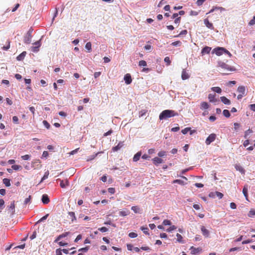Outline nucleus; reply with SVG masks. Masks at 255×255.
Listing matches in <instances>:
<instances>
[{
  "label": "nucleus",
  "mask_w": 255,
  "mask_h": 255,
  "mask_svg": "<svg viewBox=\"0 0 255 255\" xmlns=\"http://www.w3.org/2000/svg\"><path fill=\"white\" fill-rule=\"evenodd\" d=\"M177 115L178 113H176L174 111L165 110L160 114L159 119L160 120H163Z\"/></svg>",
  "instance_id": "f257e3e1"
},
{
  "label": "nucleus",
  "mask_w": 255,
  "mask_h": 255,
  "mask_svg": "<svg viewBox=\"0 0 255 255\" xmlns=\"http://www.w3.org/2000/svg\"><path fill=\"white\" fill-rule=\"evenodd\" d=\"M216 137V135L215 133H211L210 134L208 137L206 138L205 143L207 145H209L213 142Z\"/></svg>",
  "instance_id": "f03ea898"
},
{
  "label": "nucleus",
  "mask_w": 255,
  "mask_h": 255,
  "mask_svg": "<svg viewBox=\"0 0 255 255\" xmlns=\"http://www.w3.org/2000/svg\"><path fill=\"white\" fill-rule=\"evenodd\" d=\"M33 44L35 45L34 46L31 47V51L33 52L36 53L39 50V47L41 46V41L40 40L36 41L33 43Z\"/></svg>",
  "instance_id": "7ed1b4c3"
},
{
  "label": "nucleus",
  "mask_w": 255,
  "mask_h": 255,
  "mask_svg": "<svg viewBox=\"0 0 255 255\" xmlns=\"http://www.w3.org/2000/svg\"><path fill=\"white\" fill-rule=\"evenodd\" d=\"M225 50V48L224 47H218L213 50L212 53H215L217 55L220 56L224 53V51Z\"/></svg>",
  "instance_id": "20e7f679"
},
{
  "label": "nucleus",
  "mask_w": 255,
  "mask_h": 255,
  "mask_svg": "<svg viewBox=\"0 0 255 255\" xmlns=\"http://www.w3.org/2000/svg\"><path fill=\"white\" fill-rule=\"evenodd\" d=\"M218 65L223 69H227L229 71H234V69L230 67L228 65L222 62H219Z\"/></svg>",
  "instance_id": "39448f33"
},
{
  "label": "nucleus",
  "mask_w": 255,
  "mask_h": 255,
  "mask_svg": "<svg viewBox=\"0 0 255 255\" xmlns=\"http://www.w3.org/2000/svg\"><path fill=\"white\" fill-rule=\"evenodd\" d=\"M124 80L127 85L130 84L132 82L130 75L129 74H127L125 75L124 76Z\"/></svg>",
  "instance_id": "423d86ee"
},
{
  "label": "nucleus",
  "mask_w": 255,
  "mask_h": 255,
  "mask_svg": "<svg viewBox=\"0 0 255 255\" xmlns=\"http://www.w3.org/2000/svg\"><path fill=\"white\" fill-rule=\"evenodd\" d=\"M32 36L28 35L26 34H25L23 37V41L25 44H29L31 42V38Z\"/></svg>",
  "instance_id": "0eeeda50"
},
{
  "label": "nucleus",
  "mask_w": 255,
  "mask_h": 255,
  "mask_svg": "<svg viewBox=\"0 0 255 255\" xmlns=\"http://www.w3.org/2000/svg\"><path fill=\"white\" fill-rule=\"evenodd\" d=\"M124 145V141H120L117 146L113 147L112 150L113 151H117L120 150Z\"/></svg>",
  "instance_id": "6e6552de"
},
{
  "label": "nucleus",
  "mask_w": 255,
  "mask_h": 255,
  "mask_svg": "<svg viewBox=\"0 0 255 255\" xmlns=\"http://www.w3.org/2000/svg\"><path fill=\"white\" fill-rule=\"evenodd\" d=\"M41 201L44 204H47L50 201L49 198L47 194H43L42 196Z\"/></svg>",
  "instance_id": "1a4fd4ad"
},
{
  "label": "nucleus",
  "mask_w": 255,
  "mask_h": 255,
  "mask_svg": "<svg viewBox=\"0 0 255 255\" xmlns=\"http://www.w3.org/2000/svg\"><path fill=\"white\" fill-rule=\"evenodd\" d=\"M237 91L241 94L246 95V87L244 86H240L238 87Z\"/></svg>",
  "instance_id": "9d476101"
},
{
  "label": "nucleus",
  "mask_w": 255,
  "mask_h": 255,
  "mask_svg": "<svg viewBox=\"0 0 255 255\" xmlns=\"http://www.w3.org/2000/svg\"><path fill=\"white\" fill-rule=\"evenodd\" d=\"M201 230L202 234L205 237H208L209 236L210 232L207 229H206L205 228V227L202 226L201 228Z\"/></svg>",
  "instance_id": "9b49d317"
},
{
  "label": "nucleus",
  "mask_w": 255,
  "mask_h": 255,
  "mask_svg": "<svg viewBox=\"0 0 255 255\" xmlns=\"http://www.w3.org/2000/svg\"><path fill=\"white\" fill-rule=\"evenodd\" d=\"M211 47L208 46H205L204 47L201 51V54L202 55L205 54H209L211 50Z\"/></svg>",
  "instance_id": "f8f14e48"
},
{
  "label": "nucleus",
  "mask_w": 255,
  "mask_h": 255,
  "mask_svg": "<svg viewBox=\"0 0 255 255\" xmlns=\"http://www.w3.org/2000/svg\"><path fill=\"white\" fill-rule=\"evenodd\" d=\"M130 214V211L128 209H124L123 210L119 212V215L121 216H126Z\"/></svg>",
  "instance_id": "ddd939ff"
},
{
  "label": "nucleus",
  "mask_w": 255,
  "mask_h": 255,
  "mask_svg": "<svg viewBox=\"0 0 255 255\" xmlns=\"http://www.w3.org/2000/svg\"><path fill=\"white\" fill-rule=\"evenodd\" d=\"M192 254H196L200 253L202 249L200 248H195L193 246L191 247L190 249Z\"/></svg>",
  "instance_id": "4468645a"
},
{
  "label": "nucleus",
  "mask_w": 255,
  "mask_h": 255,
  "mask_svg": "<svg viewBox=\"0 0 255 255\" xmlns=\"http://www.w3.org/2000/svg\"><path fill=\"white\" fill-rule=\"evenodd\" d=\"M208 99L210 102L216 103L218 101V100L215 98V94H210L208 95Z\"/></svg>",
  "instance_id": "2eb2a0df"
},
{
  "label": "nucleus",
  "mask_w": 255,
  "mask_h": 255,
  "mask_svg": "<svg viewBox=\"0 0 255 255\" xmlns=\"http://www.w3.org/2000/svg\"><path fill=\"white\" fill-rule=\"evenodd\" d=\"M131 209L135 213H138V214H141L142 213V210L137 206H132L131 208Z\"/></svg>",
  "instance_id": "dca6fc26"
},
{
  "label": "nucleus",
  "mask_w": 255,
  "mask_h": 255,
  "mask_svg": "<svg viewBox=\"0 0 255 255\" xmlns=\"http://www.w3.org/2000/svg\"><path fill=\"white\" fill-rule=\"evenodd\" d=\"M204 24L209 28L211 29H214L213 25L212 23L210 22L208 19H205L204 20Z\"/></svg>",
  "instance_id": "f3484780"
},
{
  "label": "nucleus",
  "mask_w": 255,
  "mask_h": 255,
  "mask_svg": "<svg viewBox=\"0 0 255 255\" xmlns=\"http://www.w3.org/2000/svg\"><path fill=\"white\" fill-rule=\"evenodd\" d=\"M181 78H182V79L183 80L188 79L189 78V74L186 72V71L185 69H183L182 70V74H181Z\"/></svg>",
  "instance_id": "a211bd4d"
},
{
  "label": "nucleus",
  "mask_w": 255,
  "mask_h": 255,
  "mask_svg": "<svg viewBox=\"0 0 255 255\" xmlns=\"http://www.w3.org/2000/svg\"><path fill=\"white\" fill-rule=\"evenodd\" d=\"M68 216L70 217V218L71 219L72 222H74L77 220V218L75 216V213L73 212H69Z\"/></svg>",
  "instance_id": "6ab92c4d"
},
{
  "label": "nucleus",
  "mask_w": 255,
  "mask_h": 255,
  "mask_svg": "<svg viewBox=\"0 0 255 255\" xmlns=\"http://www.w3.org/2000/svg\"><path fill=\"white\" fill-rule=\"evenodd\" d=\"M8 210L11 212L12 214H13L15 211V205L14 201L11 202L9 206H8Z\"/></svg>",
  "instance_id": "aec40b11"
},
{
  "label": "nucleus",
  "mask_w": 255,
  "mask_h": 255,
  "mask_svg": "<svg viewBox=\"0 0 255 255\" xmlns=\"http://www.w3.org/2000/svg\"><path fill=\"white\" fill-rule=\"evenodd\" d=\"M152 161L153 163L156 165L163 162V160L157 157L153 158Z\"/></svg>",
  "instance_id": "412c9836"
},
{
  "label": "nucleus",
  "mask_w": 255,
  "mask_h": 255,
  "mask_svg": "<svg viewBox=\"0 0 255 255\" xmlns=\"http://www.w3.org/2000/svg\"><path fill=\"white\" fill-rule=\"evenodd\" d=\"M221 101L222 102H223L224 104L226 105H230L231 104V101L228 99H227L226 97L223 96L220 98Z\"/></svg>",
  "instance_id": "4be33fe9"
},
{
  "label": "nucleus",
  "mask_w": 255,
  "mask_h": 255,
  "mask_svg": "<svg viewBox=\"0 0 255 255\" xmlns=\"http://www.w3.org/2000/svg\"><path fill=\"white\" fill-rule=\"evenodd\" d=\"M235 168L237 170L240 171L242 174H245V169L240 164H236Z\"/></svg>",
  "instance_id": "5701e85b"
},
{
  "label": "nucleus",
  "mask_w": 255,
  "mask_h": 255,
  "mask_svg": "<svg viewBox=\"0 0 255 255\" xmlns=\"http://www.w3.org/2000/svg\"><path fill=\"white\" fill-rule=\"evenodd\" d=\"M248 185H245L243 189V193L244 194V195L246 197V200H248Z\"/></svg>",
  "instance_id": "b1692460"
},
{
  "label": "nucleus",
  "mask_w": 255,
  "mask_h": 255,
  "mask_svg": "<svg viewBox=\"0 0 255 255\" xmlns=\"http://www.w3.org/2000/svg\"><path fill=\"white\" fill-rule=\"evenodd\" d=\"M26 54V51L22 52L21 54H20L16 57L17 60H18V61H21V60H22L24 58Z\"/></svg>",
  "instance_id": "393cba45"
},
{
  "label": "nucleus",
  "mask_w": 255,
  "mask_h": 255,
  "mask_svg": "<svg viewBox=\"0 0 255 255\" xmlns=\"http://www.w3.org/2000/svg\"><path fill=\"white\" fill-rule=\"evenodd\" d=\"M141 152H137L133 156V161L134 162H136L137 161L139 158H140V157L141 156Z\"/></svg>",
  "instance_id": "a878e982"
},
{
  "label": "nucleus",
  "mask_w": 255,
  "mask_h": 255,
  "mask_svg": "<svg viewBox=\"0 0 255 255\" xmlns=\"http://www.w3.org/2000/svg\"><path fill=\"white\" fill-rule=\"evenodd\" d=\"M209 105L208 103L203 102L201 104L200 109L202 110H205L208 109Z\"/></svg>",
  "instance_id": "bb28decb"
},
{
  "label": "nucleus",
  "mask_w": 255,
  "mask_h": 255,
  "mask_svg": "<svg viewBox=\"0 0 255 255\" xmlns=\"http://www.w3.org/2000/svg\"><path fill=\"white\" fill-rule=\"evenodd\" d=\"M3 183L6 187H9L11 185L10 179L8 178H4L3 179Z\"/></svg>",
  "instance_id": "cd10ccee"
},
{
  "label": "nucleus",
  "mask_w": 255,
  "mask_h": 255,
  "mask_svg": "<svg viewBox=\"0 0 255 255\" xmlns=\"http://www.w3.org/2000/svg\"><path fill=\"white\" fill-rule=\"evenodd\" d=\"M211 90H212V91H213L216 93H219V94H220L222 92L221 89L219 87H212L211 88Z\"/></svg>",
  "instance_id": "c85d7f7f"
},
{
  "label": "nucleus",
  "mask_w": 255,
  "mask_h": 255,
  "mask_svg": "<svg viewBox=\"0 0 255 255\" xmlns=\"http://www.w3.org/2000/svg\"><path fill=\"white\" fill-rule=\"evenodd\" d=\"M101 152H99L95 154H93V155L89 156L88 157V158L87 159V161H91L92 160L94 159Z\"/></svg>",
  "instance_id": "c756f323"
},
{
  "label": "nucleus",
  "mask_w": 255,
  "mask_h": 255,
  "mask_svg": "<svg viewBox=\"0 0 255 255\" xmlns=\"http://www.w3.org/2000/svg\"><path fill=\"white\" fill-rule=\"evenodd\" d=\"M69 184V182L66 180L65 182L63 180H61L60 185L62 188H65Z\"/></svg>",
  "instance_id": "7c9ffc66"
},
{
  "label": "nucleus",
  "mask_w": 255,
  "mask_h": 255,
  "mask_svg": "<svg viewBox=\"0 0 255 255\" xmlns=\"http://www.w3.org/2000/svg\"><path fill=\"white\" fill-rule=\"evenodd\" d=\"M49 174V171L47 170V171H46L45 172L44 175L43 176V177L42 178L39 183L42 182L44 180L48 178Z\"/></svg>",
  "instance_id": "2f4dec72"
},
{
  "label": "nucleus",
  "mask_w": 255,
  "mask_h": 255,
  "mask_svg": "<svg viewBox=\"0 0 255 255\" xmlns=\"http://www.w3.org/2000/svg\"><path fill=\"white\" fill-rule=\"evenodd\" d=\"M176 237L177 238V242H178L180 243H184L182 240V237L180 234L177 233L176 234Z\"/></svg>",
  "instance_id": "473e14b6"
},
{
  "label": "nucleus",
  "mask_w": 255,
  "mask_h": 255,
  "mask_svg": "<svg viewBox=\"0 0 255 255\" xmlns=\"http://www.w3.org/2000/svg\"><path fill=\"white\" fill-rule=\"evenodd\" d=\"M223 114L224 116L226 118H229L231 116L230 113L228 110H224L223 111Z\"/></svg>",
  "instance_id": "72a5a7b5"
},
{
  "label": "nucleus",
  "mask_w": 255,
  "mask_h": 255,
  "mask_svg": "<svg viewBox=\"0 0 255 255\" xmlns=\"http://www.w3.org/2000/svg\"><path fill=\"white\" fill-rule=\"evenodd\" d=\"M141 230L143 231V232L146 235H149L148 233V229L147 227H144L143 226L140 227Z\"/></svg>",
  "instance_id": "f704fd0d"
},
{
  "label": "nucleus",
  "mask_w": 255,
  "mask_h": 255,
  "mask_svg": "<svg viewBox=\"0 0 255 255\" xmlns=\"http://www.w3.org/2000/svg\"><path fill=\"white\" fill-rule=\"evenodd\" d=\"M89 249V247H86L85 248H82L78 250V252L81 253H86Z\"/></svg>",
  "instance_id": "c9c22d12"
},
{
  "label": "nucleus",
  "mask_w": 255,
  "mask_h": 255,
  "mask_svg": "<svg viewBox=\"0 0 255 255\" xmlns=\"http://www.w3.org/2000/svg\"><path fill=\"white\" fill-rule=\"evenodd\" d=\"M85 48L88 50L89 52L91 51L92 45L91 42H89L86 44Z\"/></svg>",
  "instance_id": "e433bc0d"
},
{
  "label": "nucleus",
  "mask_w": 255,
  "mask_h": 255,
  "mask_svg": "<svg viewBox=\"0 0 255 255\" xmlns=\"http://www.w3.org/2000/svg\"><path fill=\"white\" fill-rule=\"evenodd\" d=\"M173 183H178L180 185H184V181L180 179H176L173 181Z\"/></svg>",
  "instance_id": "4c0bfd02"
},
{
  "label": "nucleus",
  "mask_w": 255,
  "mask_h": 255,
  "mask_svg": "<svg viewBox=\"0 0 255 255\" xmlns=\"http://www.w3.org/2000/svg\"><path fill=\"white\" fill-rule=\"evenodd\" d=\"M253 132V130L252 129H249L245 131L244 137L245 138H248L249 135Z\"/></svg>",
  "instance_id": "58836bf2"
},
{
  "label": "nucleus",
  "mask_w": 255,
  "mask_h": 255,
  "mask_svg": "<svg viewBox=\"0 0 255 255\" xmlns=\"http://www.w3.org/2000/svg\"><path fill=\"white\" fill-rule=\"evenodd\" d=\"M11 168L14 170H18L20 169H21L22 167L19 165H12Z\"/></svg>",
  "instance_id": "ea45409f"
},
{
  "label": "nucleus",
  "mask_w": 255,
  "mask_h": 255,
  "mask_svg": "<svg viewBox=\"0 0 255 255\" xmlns=\"http://www.w3.org/2000/svg\"><path fill=\"white\" fill-rule=\"evenodd\" d=\"M215 194H216V197H217L219 199H221L223 197V194L221 192L216 191L215 192Z\"/></svg>",
  "instance_id": "a19ab883"
},
{
  "label": "nucleus",
  "mask_w": 255,
  "mask_h": 255,
  "mask_svg": "<svg viewBox=\"0 0 255 255\" xmlns=\"http://www.w3.org/2000/svg\"><path fill=\"white\" fill-rule=\"evenodd\" d=\"M176 228H177V227L173 225V226H170L168 229H167L166 230V231L168 232H171L172 231L176 229Z\"/></svg>",
  "instance_id": "79ce46f5"
},
{
  "label": "nucleus",
  "mask_w": 255,
  "mask_h": 255,
  "mask_svg": "<svg viewBox=\"0 0 255 255\" xmlns=\"http://www.w3.org/2000/svg\"><path fill=\"white\" fill-rule=\"evenodd\" d=\"M19 120L17 117L14 116L12 117V122L15 124H19Z\"/></svg>",
  "instance_id": "37998d69"
},
{
  "label": "nucleus",
  "mask_w": 255,
  "mask_h": 255,
  "mask_svg": "<svg viewBox=\"0 0 255 255\" xmlns=\"http://www.w3.org/2000/svg\"><path fill=\"white\" fill-rule=\"evenodd\" d=\"M21 158L24 160H28L30 158V155L28 154H26L23 156H21Z\"/></svg>",
  "instance_id": "c03bdc74"
},
{
  "label": "nucleus",
  "mask_w": 255,
  "mask_h": 255,
  "mask_svg": "<svg viewBox=\"0 0 255 255\" xmlns=\"http://www.w3.org/2000/svg\"><path fill=\"white\" fill-rule=\"evenodd\" d=\"M48 216H49L48 214L45 215L43 217H42L39 220H38V221L37 222V223L43 222L47 218Z\"/></svg>",
  "instance_id": "a18cd8bd"
},
{
  "label": "nucleus",
  "mask_w": 255,
  "mask_h": 255,
  "mask_svg": "<svg viewBox=\"0 0 255 255\" xmlns=\"http://www.w3.org/2000/svg\"><path fill=\"white\" fill-rule=\"evenodd\" d=\"M138 65L140 67L141 66H146L147 65L146 62L144 60H140L139 62Z\"/></svg>",
  "instance_id": "49530a36"
},
{
  "label": "nucleus",
  "mask_w": 255,
  "mask_h": 255,
  "mask_svg": "<svg viewBox=\"0 0 255 255\" xmlns=\"http://www.w3.org/2000/svg\"><path fill=\"white\" fill-rule=\"evenodd\" d=\"M181 44V42L180 41H175L171 43V45L174 46H180Z\"/></svg>",
  "instance_id": "de8ad7c7"
},
{
  "label": "nucleus",
  "mask_w": 255,
  "mask_h": 255,
  "mask_svg": "<svg viewBox=\"0 0 255 255\" xmlns=\"http://www.w3.org/2000/svg\"><path fill=\"white\" fill-rule=\"evenodd\" d=\"M255 215V211L254 210H251L249 211V213L248 214V216L250 217H253Z\"/></svg>",
  "instance_id": "09e8293b"
},
{
  "label": "nucleus",
  "mask_w": 255,
  "mask_h": 255,
  "mask_svg": "<svg viewBox=\"0 0 255 255\" xmlns=\"http://www.w3.org/2000/svg\"><path fill=\"white\" fill-rule=\"evenodd\" d=\"M146 113V110H141L139 113V117H141L144 116Z\"/></svg>",
  "instance_id": "8fccbe9b"
},
{
  "label": "nucleus",
  "mask_w": 255,
  "mask_h": 255,
  "mask_svg": "<svg viewBox=\"0 0 255 255\" xmlns=\"http://www.w3.org/2000/svg\"><path fill=\"white\" fill-rule=\"evenodd\" d=\"M43 125L45 126V127L46 128H47V129H49L50 128V125L46 121L44 120L43 121Z\"/></svg>",
  "instance_id": "3c124183"
},
{
  "label": "nucleus",
  "mask_w": 255,
  "mask_h": 255,
  "mask_svg": "<svg viewBox=\"0 0 255 255\" xmlns=\"http://www.w3.org/2000/svg\"><path fill=\"white\" fill-rule=\"evenodd\" d=\"M128 236L131 238H134L137 236V234L134 232H131L128 234Z\"/></svg>",
  "instance_id": "603ef678"
},
{
  "label": "nucleus",
  "mask_w": 255,
  "mask_h": 255,
  "mask_svg": "<svg viewBox=\"0 0 255 255\" xmlns=\"http://www.w3.org/2000/svg\"><path fill=\"white\" fill-rule=\"evenodd\" d=\"M163 224L165 226L167 225H171V222L170 220H164L163 222Z\"/></svg>",
  "instance_id": "864d4df0"
},
{
  "label": "nucleus",
  "mask_w": 255,
  "mask_h": 255,
  "mask_svg": "<svg viewBox=\"0 0 255 255\" xmlns=\"http://www.w3.org/2000/svg\"><path fill=\"white\" fill-rule=\"evenodd\" d=\"M158 155L159 157H163L166 155V152L165 151H160L158 153Z\"/></svg>",
  "instance_id": "5fc2aeb1"
},
{
  "label": "nucleus",
  "mask_w": 255,
  "mask_h": 255,
  "mask_svg": "<svg viewBox=\"0 0 255 255\" xmlns=\"http://www.w3.org/2000/svg\"><path fill=\"white\" fill-rule=\"evenodd\" d=\"M164 62L167 63V65H169L171 63V61L169 57H166L164 58Z\"/></svg>",
  "instance_id": "6e6d98bb"
},
{
  "label": "nucleus",
  "mask_w": 255,
  "mask_h": 255,
  "mask_svg": "<svg viewBox=\"0 0 255 255\" xmlns=\"http://www.w3.org/2000/svg\"><path fill=\"white\" fill-rule=\"evenodd\" d=\"M206 0H198L196 1V4L198 6H201L203 4V3Z\"/></svg>",
  "instance_id": "4d7b16f0"
},
{
  "label": "nucleus",
  "mask_w": 255,
  "mask_h": 255,
  "mask_svg": "<svg viewBox=\"0 0 255 255\" xmlns=\"http://www.w3.org/2000/svg\"><path fill=\"white\" fill-rule=\"evenodd\" d=\"M98 230L102 232H106L108 231V229L105 227H103L98 229Z\"/></svg>",
  "instance_id": "13d9d810"
},
{
  "label": "nucleus",
  "mask_w": 255,
  "mask_h": 255,
  "mask_svg": "<svg viewBox=\"0 0 255 255\" xmlns=\"http://www.w3.org/2000/svg\"><path fill=\"white\" fill-rule=\"evenodd\" d=\"M190 130V128H186L184 129H182L181 132L183 134H186L189 130Z\"/></svg>",
  "instance_id": "bf43d9fd"
},
{
  "label": "nucleus",
  "mask_w": 255,
  "mask_h": 255,
  "mask_svg": "<svg viewBox=\"0 0 255 255\" xmlns=\"http://www.w3.org/2000/svg\"><path fill=\"white\" fill-rule=\"evenodd\" d=\"M30 200H31V196H29L28 198H26L25 199V200L24 201V204L26 205L28 203H29L30 202Z\"/></svg>",
  "instance_id": "052dcab7"
},
{
  "label": "nucleus",
  "mask_w": 255,
  "mask_h": 255,
  "mask_svg": "<svg viewBox=\"0 0 255 255\" xmlns=\"http://www.w3.org/2000/svg\"><path fill=\"white\" fill-rule=\"evenodd\" d=\"M55 253L56 255H62V249H56Z\"/></svg>",
  "instance_id": "680f3d73"
},
{
  "label": "nucleus",
  "mask_w": 255,
  "mask_h": 255,
  "mask_svg": "<svg viewBox=\"0 0 255 255\" xmlns=\"http://www.w3.org/2000/svg\"><path fill=\"white\" fill-rule=\"evenodd\" d=\"M108 190V192L112 194H114L115 193V189L114 188L110 187Z\"/></svg>",
  "instance_id": "e2e57ef3"
},
{
  "label": "nucleus",
  "mask_w": 255,
  "mask_h": 255,
  "mask_svg": "<svg viewBox=\"0 0 255 255\" xmlns=\"http://www.w3.org/2000/svg\"><path fill=\"white\" fill-rule=\"evenodd\" d=\"M4 201L3 199L0 200V209H2L4 207Z\"/></svg>",
  "instance_id": "0e129e2a"
},
{
  "label": "nucleus",
  "mask_w": 255,
  "mask_h": 255,
  "mask_svg": "<svg viewBox=\"0 0 255 255\" xmlns=\"http://www.w3.org/2000/svg\"><path fill=\"white\" fill-rule=\"evenodd\" d=\"M239 250H241V248H240L235 247V248H233L230 249L229 251L230 252H235V251H239Z\"/></svg>",
  "instance_id": "69168bd1"
},
{
  "label": "nucleus",
  "mask_w": 255,
  "mask_h": 255,
  "mask_svg": "<svg viewBox=\"0 0 255 255\" xmlns=\"http://www.w3.org/2000/svg\"><path fill=\"white\" fill-rule=\"evenodd\" d=\"M48 155H49V153H48V151H44L42 153V157L47 158V156H48Z\"/></svg>",
  "instance_id": "338daca9"
},
{
  "label": "nucleus",
  "mask_w": 255,
  "mask_h": 255,
  "mask_svg": "<svg viewBox=\"0 0 255 255\" xmlns=\"http://www.w3.org/2000/svg\"><path fill=\"white\" fill-rule=\"evenodd\" d=\"M251 110L255 112V104H251L249 106Z\"/></svg>",
  "instance_id": "774afa93"
}]
</instances>
